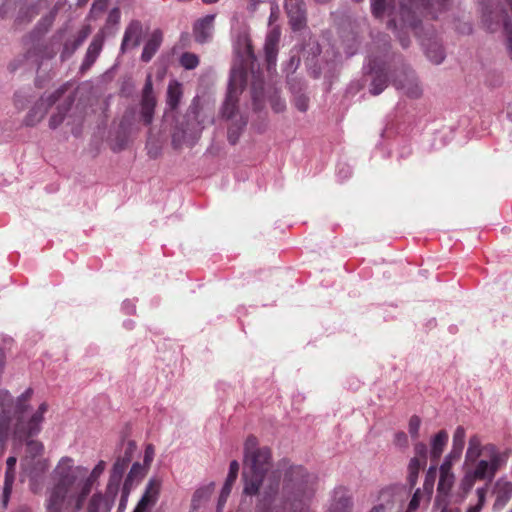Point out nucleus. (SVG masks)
I'll return each instance as SVG.
<instances>
[{"label":"nucleus","instance_id":"nucleus-1","mask_svg":"<svg viewBox=\"0 0 512 512\" xmlns=\"http://www.w3.org/2000/svg\"><path fill=\"white\" fill-rule=\"evenodd\" d=\"M272 454L268 447H258L255 436L247 437L244 444L245 495L260 494L270 505L277 498L284 512H311L309 502L314 495V477L301 465H291L282 459L271 469Z\"/></svg>","mask_w":512,"mask_h":512},{"label":"nucleus","instance_id":"nucleus-2","mask_svg":"<svg viewBox=\"0 0 512 512\" xmlns=\"http://www.w3.org/2000/svg\"><path fill=\"white\" fill-rule=\"evenodd\" d=\"M450 1L443 7L431 5L424 7L420 3H401L399 23L396 18L387 21V28L391 30L403 49H407L411 44L409 31L419 40L425 55L434 64L439 65L445 59V52L436 31L432 25H424L421 20L422 15L431 16L436 19L438 13L446 10Z\"/></svg>","mask_w":512,"mask_h":512},{"label":"nucleus","instance_id":"nucleus-3","mask_svg":"<svg viewBox=\"0 0 512 512\" xmlns=\"http://www.w3.org/2000/svg\"><path fill=\"white\" fill-rule=\"evenodd\" d=\"M32 394V388H28L14 400L9 391H0V442H5L11 434L18 440H25L40 433L48 405L41 403L28 417Z\"/></svg>","mask_w":512,"mask_h":512},{"label":"nucleus","instance_id":"nucleus-4","mask_svg":"<svg viewBox=\"0 0 512 512\" xmlns=\"http://www.w3.org/2000/svg\"><path fill=\"white\" fill-rule=\"evenodd\" d=\"M106 468V462L100 460L93 470L87 475V469L83 466H75L72 458L62 457L51 473V479L62 482L81 503L91 492L95 481L101 476Z\"/></svg>","mask_w":512,"mask_h":512},{"label":"nucleus","instance_id":"nucleus-5","mask_svg":"<svg viewBox=\"0 0 512 512\" xmlns=\"http://www.w3.org/2000/svg\"><path fill=\"white\" fill-rule=\"evenodd\" d=\"M391 38L388 34L378 32L373 36L372 46L364 69L372 75L369 91L372 95L381 94L389 83L388 58Z\"/></svg>","mask_w":512,"mask_h":512},{"label":"nucleus","instance_id":"nucleus-6","mask_svg":"<svg viewBox=\"0 0 512 512\" xmlns=\"http://www.w3.org/2000/svg\"><path fill=\"white\" fill-rule=\"evenodd\" d=\"M203 122L200 100L198 97H194L183 121L177 123L172 133L171 143L173 148L179 149L183 144L194 145L204 129Z\"/></svg>","mask_w":512,"mask_h":512},{"label":"nucleus","instance_id":"nucleus-7","mask_svg":"<svg viewBox=\"0 0 512 512\" xmlns=\"http://www.w3.org/2000/svg\"><path fill=\"white\" fill-rule=\"evenodd\" d=\"M247 81L246 70L239 66L233 67L230 72L228 89L221 107V116L226 120H235L238 114V100Z\"/></svg>","mask_w":512,"mask_h":512},{"label":"nucleus","instance_id":"nucleus-8","mask_svg":"<svg viewBox=\"0 0 512 512\" xmlns=\"http://www.w3.org/2000/svg\"><path fill=\"white\" fill-rule=\"evenodd\" d=\"M391 60L394 64V70L391 76L395 88L402 90L411 98H418L422 90L413 69L405 63L403 56L400 54H394Z\"/></svg>","mask_w":512,"mask_h":512},{"label":"nucleus","instance_id":"nucleus-9","mask_svg":"<svg viewBox=\"0 0 512 512\" xmlns=\"http://www.w3.org/2000/svg\"><path fill=\"white\" fill-rule=\"evenodd\" d=\"M52 486L46 501V512H79L83 503L77 499L62 482L51 479Z\"/></svg>","mask_w":512,"mask_h":512},{"label":"nucleus","instance_id":"nucleus-10","mask_svg":"<svg viewBox=\"0 0 512 512\" xmlns=\"http://www.w3.org/2000/svg\"><path fill=\"white\" fill-rule=\"evenodd\" d=\"M482 21L490 32H495L501 26L506 38V49L512 60V24L506 9L500 5L486 4L483 7Z\"/></svg>","mask_w":512,"mask_h":512},{"label":"nucleus","instance_id":"nucleus-11","mask_svg":"<svg viewBox=\"0 0 512 512\" xmlns=\"http://www.w3.org/2000/svg\"><path fill=\"white\" fill-rule=\"evenodd\" d=\"M66 90L67 84H64L49 95L42 96L27 113L24 124L32 127L39 123L48 110L63 97Z\"/></svg>","mask_w":512,"mask_h":512},{"label":"nucleus","instance_id":"nucleus-12","mask_svg":"<svg viewBox=\"0 0 512 512\" xmlns=\"http://www.w3.org/2000/svg\"><path fill=\"white\" fill-rule=\"evenodd\" d=\"M136 448L134 441L129 440L127 442L123 454L119 455L113 464L108 484L120 490L123 475L132 461Z\"/></svg>","mask_w":512,"mask_h":512},{"label":"nucleus","instance_id":"nucleus-13","mask_svg":"<svg viewBox=\"0 0 512 512\" xmlns=\"http://www.w3.org/2000/svg\"><path fill=\"white\" fill-rule=\"evenodd\" d=\"M119 489L107 484L105 493H94L88 500L85 512H111Z\"/></svg>","mask_w":512,"mask_h":512},{"label":"nucleus","instance_id":"nucleus-14","mask_svg":"<svg viewBox=\"0 0 512 512\" xmlns=\"http://www.w3.org/2000/svg\"><path fill=\"white\" fill-rule=\"evenodd\" d=\"M284 8L293 31H300L307 25V10L304 0H285Z\"/></svg>","mask_w":512,"mask_h":512},{"label":"nucleus","instance_id":"nucleus-15","mask_svg":"<svg viewBox=\"0 0 512 512\" xmlns=\"http://www.w3.org/2000/svg\"><path fill=\"white\" fill-rule=\"evenodd\" d=\"M408 3L409 0H400L399 9L396 11L395 0H370L371 13L376 19L382 20L385 16L389 19L396 18L399 22L401 3Z\"/></svg>","mask_w":512,"mask_h":512},{"label":"nucleus","instance_id":"nucleus-16","mask_svg":"<svg viewBox=\"0 0 512 512\" xmlns=\"http://www.w3.org/2000/svg\"><path fill=\"white\" fill-rule=\"evenodd\" d=\"M215 14H208L193 24L194 39L199 44H204L212 39L214 32Z\"/></svg>","mask_w":512,"mask_h":512},{"label":"nucleus","instance_id":"nucleus-17","mask_svg":"<svg viewBox=\"0 0 512 512\" xmlns=\"http://www.w3.org/2000/svg\"><path fill=\"white\" fill-rule=\"evenodd\" d=\"M143 34V26L139 20H132L125 28L120 51L125 53L129 44L135 48L140 45Z\"/></svg>","mask_w":512,"mask_h":512},{"label":"nucleus","instance_id":"nucleus-18","mask_svg":"<svg viewBox=\"0 0 512 512\" xmlns=\"http://www.w3.org/2000/svg\"><path fill=\"white\" fill-rule=\"evenodd\" d=\"M459 459L460 457H454L451 453L445 456L443 463L439 467L438 491L445 493L451 489L454 482V474L451 470L452 465Z\"/></svg>","mask_w":512,"mask_h":512},{"label":"nucleus","instance_id":"nucleus-19","mask_svg":"<svg viewBox=\"0 0 512 512\" xmlns=\"http://www.w3.org/2000/svg\"><path fill=\"white\" fill-rule=\"evenodd\" d=\"M280 34L281 33L279 28L275 27L272 28L266 35L264 52L268 70H271L276 66Z\"/></svg>","mask_w":512,"mask_h":512},{"label":"nucleus","instance_id":"nucleus-20","mask_svg":"<svg viewBox=\"0 0 512 512\" xmlns=\"http://www.w3.org/2000/svg\"><path fill=\"white\" fill-rule=\"evenodd\" d=\"M104 45V35L102 33H97L94 35L92 41L90 42L87 51L85 53L84 59L80 66V71L85 72L89 70L93 64L96 62L99 57Z\"/></svg>","mask_w":512,"mask_h":512},{"label":"nucleus","instance_id":"nucleus-21","mask_svg":"<svg viewBox=\"0 0 512 512\" xmlns=\"http://www.w3.org/2000/svg\"><path fill=\"white\" fill-rule=\"evenodd\" d=\"M494 494L496 496L493 509L502 510L512 498V482L505 478H499L494 485Z\"/></svg>","mask_w":512,"mask_h":512},{"label":"nucleus","instance_id":"nucleus-22","mask_svg":"<svg viewBox=\"0 0 512 512\" xmlns=\"http://www.w3.org/2000/svg\"><path fill=\"white\" fill-rule=\"evenodd\" d=\"M163 42V32L161 29H155L150 34L148 40L144 44L143 51L141 53V61L148 63L154 57L159 50Z\"/></svg>","mask_w":512,"mask_h":512},{"label":"nucleus","instance_id":"nucleus-23","mask_svg":"<svg viewBox=\"0 0 512 512\" xmlns=\"http://www.w3.org/2000/svg\"><path fill=\"white\" fill-rule=\"evenodd\" d=\"M288 84L294 95L295 107L301 112H306L309 108V97L304 93L305 83L296 78H289Z\"/></svg>","mask_w":512,"mask_h":512},{"label":"nucleus","instance_id":"nucleus-24","mask_svg":"<svg viewBox=\"0 0 512 512\" xmlns=\"http://www.w3.org/2000/svg\"><path fill=\"white\" fill-rule=\"evenodd\" d=\"M352 507V498L348 491L343 487L334 489L332 502L330 505L331 512H348Z\"/></svg>","mask_w":512,"mask_h":512},{"label":"nucleus","instance_id":"nucleus-25","mask_svg":"<svg viewBox=\"0 0 512 512\" xmlns=\"http://www.w3.org/2000/svg\"><path fill=\"white\" fill-rule=\"evenodd\" d=\"M239 467L240 466H239V463L237 460H233L230 462L229 472H228L227 478L225 480V483L221 489V493H220V496L218 499V507H220L226 503L227 498L231 493L232 486L238 477Z\"/></svg>","mask_w":512,"mask_h":512},{"label":"nucleus","instance_id":"nucleus-26","mask_svg":"<svg viewBox=\"0 0 512 512\" xmlns=\"http://www.w3.org/2000/svg\"><path fill=\"white\" fill-rule=\"evenodd\" d=\"M54 57L53 51H48V48L43 44H34L25 54V58L31 61L39 69L44 59H51Z\"/></svg>","mask_w":512,"mask_h":512},{"label":"nucleus","instance_id":"nucleus-27","mask_svg":"<svg viewBox=\"0 0 512 512\" xmlns=\"http://www.w3.org/2000/svg\"><path fill=\"white\" fill-rule=\"evenodd\" d=\"M74 101H75V97H74V95L71 94V95H68L63 100V102L57 106L56 113L52 114L49 119V127L51 129H56L63 123V121L66 117V114L71 109V106L73 105Z\"/></svg>","mask_w":512,"mask_h":512},{"label":"nucleus","instance_id":"nucleus-28","mask_svg":"<svg viewBox=\"0 0 512 512\" xmlns=\"http://www.w3.org/2000/svg\"><path fill=\"white\" fill-rule=\"evenodd\" d=\"M147 467L139 462L133 463L124 480L123 487L132 490L146 475Z\"/></svg>","mask_w":512,"mask_h":512},{"label":"nucleus","instance_id":"nucleus-29","mask_svg":"<svg viewBox=\"0 0 512 512\" xmlns=\"http://www.w3.org/2000/svg\"><path fill=\"white\" fill-rule=\"evenodd\" d=\"M449 435L446 430H440L435 436L431 439L430 446V456L434 462H437L441 457L444 448L448 443Z\"/></svg>","mask_w":512,"mask_h":512},{"label":"nucleus","instance_id":"nucleus-30","mask_svg":"<svg viewBox=\"0 0 512 512\" xmlns=\"http://www.w3.org/2000/svg\"><path fill=\"white\" fill-rule=\"evenodd\" d=\"M161 487V480L153 477L151 478L145 488V491L142 495V497L139 500V503L144 504L146 506L153 505L158 498L159 492Z\"/></svg>","mask_w":512,"mask_h":512},{"label":"nucleus","instance_id":"nucleus-31","mask_svg":"<svg viewBox=\"0 0 512 512\" xmlns=\"http://www.w3.org/2000/svg\"><path fill=\"white\" fill-rule=\"evenodd\" d=\"M341 43L347 57L354 56L359 48L360 40L357 33L353 30L341 33Z\"/></svg>","mask_w":512,"mask_h":512},{"label":"nucleus","instance_id":"nucleus-32","mask_svg":"<svg viewBox=\"0 0 512 512\" xmlns=\"http://www.w3.org/2000/svg\"><path fill=\"white\" fill-rule=\"evenodd\" d=\"M213 489H214L213 482L196 489V491L194 492V494L192 496V500H191L192 510L196 511V510L200 509L201 506L209 500V498L213 492Z\"/></svg>","mask_w":512,"mask_h":512},{"label":"nucleus","instance_id":"nucleus-33","mask_svg":"<svg viewBox=\"0 0 512 512\" xmlns=\"http://www.w3.org/2000/svg\"><path fill=\"white\" fill-rule=\"evenodd\" d=\"M246 125L247 119L242 115H240L238 118H235V120L231 121V124L229 125L227 132V139L231 145H235L238 142Z\"/></svg>","mask_w":512,"mask_h":512},{"label":"nucleus","instance_id":"nucleus-34","mask_svg":"<svg viewBox=\"0 0 512 512\" xmlns=\"http://www.w3.org/2000/svg\"><path fill=\"white\" fill-rule=\"evenodd\" d=\"M253 77L254 81L252 82L251 85V96L254 109L259 110L263 105L264 80L259 74L253 75Z\"/></svg>","mask_w":512,"mask_h":512},{"label":"nucleus","instance_id":"nucleus-35","mask_svg":"<svg viewBox=\"0 0 512 512\" xmlns=\"http://www.w3.org/2000/svg\"><path fill=\"white\" fill-rule=\"evenodd\" d=\"M483 454V446L478 435H473L469 439L468 448L465 454V461L475 463Z\"/></svg>","mask_w":512,"mask_h":512},{"label":"nucleus","instance_id":"nucleus-36","mask_svg":"<svg viewBox=\"0 0 512 512\" xmlns=\"http://www.w3.org/2000/svg\"><path fill=\"white\" fill-rule=\"evenodd\" d=\"M38 6L36 3L24 4L20 7L15 22L18 25L27 24L38 15Z\"/></svg>","mask_w":512,"mask_h":512},{"label":"nucleus","instance_id":"nucleus-37","mask_svg":"<svg viewBox=\"0 0 512 512\" xmlns=\"http://www.w3.org/2000/svg\"><path fill=\"white\" fill-rule=\"evenodd\" d=\"M466 431L463 426H458L453 434L452 448L449 453L454 457H461L465 445Z\"/></svg>","mask_w":512,"mask_h":512},{"label":"nucleus","instance_id":"nucleus-38","mask_svg":"<svg viewBox=\"0 0 512 512\" xmlns=\"http://www.w3.org/2000/svg\"><path fill=\"white\" fill-rule=\"evenodd\" d=\"M471 472L474 477L478 478V480H488L491 482L495 477V473L493 472L488 460L478 461Z\"/></svg>","mask_w":512,"mask_h":512},{"label":"nucleus","instance_id":"nucleus-39","mask_svg":"<svg viewBox=\"0 0 512 512\" xmlns=\"http://www.w3.org/2000/svg\"><path fill=\"white\" fill-rule=\"evenodd\" d=\"M309 51L308 53L312 55L311 59H307V65L309 66L310 75L313 78H319L322 74V68L319 65L312 66V62L314 58H317L321 54V48L320 45L317 42H312L308 44Z\"/></svg>","mask_w":512,"mask_h":512},{"label":"nucleus","instance_id":"nucleus-40","mask_svg":"<svg viewBox=\"0 0 512 512\" xmlns=\"http://www.w3.org/2000/svg\"><path fill=\"white\" fill-rule=\"evenodd\" d=\"M132 117H133L132 112H130V113L126 112L120 121L119 131H118V136H117V145L119 147V150L123 149L126 145V142H127L126 133L131 125Z\"/></svg>","mask_w":512,"mask_h":512},{"label":"nucleus","instance_id":"nucleus-41","mask_svg":"<svg viewBox=\"0 0 512 512\" xmlns=\"http://www.w3.org/2000/svg\"><path fill=\"white\" fill-rule=\"evenodd\" d=\"M182 97V90L179 83L175 82V84H169L167 89V106L174 110L178 107L180 103V99Z\"/></svg>","mask_w":512,"mask_h":512},{"label":"nucleus","instance_id":"nucleus-42","mask_svg":"<svg viewBox=\"0 0 512 512\" xmlns=\"http://www.w3.org/2000/svg\"><path fill=\"white\" fill-rule=\"evenodd\" d=\"M156 99H141V118L145 125H150L154 118Z\"/></svg>","mask_w":512,"mask_h":512},{"label":"nucleus","instance_id":"nucleus-43","mask_svg":"<svg viewBox=\"0 0 512 512\" xmlns=\"http://www.w3.org/2000/svg\"><path fill=\"white\" fill-rule=\"evenodd\" d=\"M15 481V469L7 470L5 472L4 487L2 493V503L4 507H7L11 493L13 483Z\"/></svg>","mask_w":512,"mask_h":512},{"label":"nucleus","instance_id":"nucleus-44","mask_svg":"<svg viewBox=\"0 0 512 512\" xmlns=\"http://www.w3.org/2000/svg\"><path fill=\"white\" fill-rule=\"evenodd\" d=\"M180 64L187 70L195 69L199 65V58L191 52H184L180 57Z\"/></svg>","mask_w":512,"mask_h":512},{"label":"nucleus","instance_id":"nucleus-45","mask_svg":"<svg viewBox=\"0 0 512 512\" xmlns=\"http://www.w3.org/2000/svg\"><path fill=\"white\" fill-rule=\"evenodd\" d=\"M508 460V453L507 452H498L494 455H492L488 462L493 470V472L496 474L497 471L506 464Z\"/></svg>","mask_w":512,"mask_h":512},{"label":"nucleus","instance_id":"nucleus-46","mask_svg":"<svg viewBox=\"0 0 512 512\" xmlns=\"http://www.w3.org/2000/svg\"><path fill=\"white\" fill-rule=\"evenodd\" d=\"M26 441V453L31 458H36L40 456L44 450V446L41 442L36 440H29V438L25 439Z\"/></svg>","mask_w":512,"mask_h":512},{"label":"nucleus","instance_id":"nucleus-47","mask_svg":"<svg viewBox=\"0 0 512 512\" xmlns=\"http://www.w3.org/2000/svg\"><path fill=\"white\" fill-rule=\"evenodd\" d=\"M476 480H478V478L474 477L471 471L467 472L460 484L463 492L468 493L473 488Z\"/></svg>","mask_w":512,"mask_h":512},{"label":"nucleus","instance_id":"nucleus-48","mask_svg":"<svg viewBox=\"0 0 512 512\" xmlns=\"http://www.w3.org/2000/svg\"><path fill=\"white\" fill-rule=\"evenodd\" d=\"M420 425H421V419L418 416L413 415L409 420V427H408L409 433L413 439L418 438Z\"/></svg>","mask_w":512,"mask_h":512},{"label":"nucleus","instance_id":"nucleus-49","mask_svg":"<svg viewBox=\"0 0 512 512\" xmlns=\"http://www.w3.org/2000/svg\"><path fill=\"white\" fill-rule=\"evenodd\" d=\"M300 64V58L296 55H292L285 65V72L287 73V80L291 78L289 74H293Z\"/></svg>","mask_w":512,"mask_h":512},{"label":"nucleus","instance_id":"nucleus-50","mask_svg":"<svg viewBox=\"0 0 512 512\" xmlns=\"http://www.w3.org/2000/svg\"><path fill=\"white\" fill-rule=\"evenodd\" d=\"M77 49L78 48H76L75 45L72 44L71 40H67L64 43L62 52L60 54L61 60L65 61L66 59L70 58Z\"/></svg>","mask_w":512,"mask_h":512},{"label":"nucleus","instance_id":"nucleus-51","mask_svg":"<svg viewBox=\"0 0 512 512\" xmlns=\"http://www.w3.org/2000/svg\"><path fill=\"white\" fill-rule=\"evenodd\" d=\"M90 29L89 27H83L76 35V37L71 40L72 44L75 45L76 48H79L89 36Z\"/></svg>","mask_w":512,"mask_h":512},{"label":"nucleus","instance_id":"nucleus-52","mask_svg":"<svg viewBox=\"0 0 512 512\" xmlns=\"http://www.w3.org/2000/svg\"><path fill=\"white\" fill-rule=\"evenodd\" d=\"M415 457H418L423 462H426L428 455L427 445L423 442H417L414 446Z\"/></svg>","mask_w":512,"mask_h":512},{"label":"nucleus","instance_id":"nucleus-53","mask_svg":"<svg viewBox=\"0 0 512 512\" xmlns=\"http://www.w3.org/2000/svg\"><path fill=\"white\" fill-rule=\"evenodd\" d=\"M142 99H155L151 76L148 75L142 91Z\"/></svg>","mask_w":512,"mask_h":512},{"label":"nucleus","instance_id":"nucleus-54","mask_svg":"<svg viewBox=\"0 0 512 512\" xmlns=\"http://www.w3.org/2000/svg\"><path fill=\"white\" fill-rule=\"evenodd\" d=\"M426 462H423L418 457H413L408 465V472L411 473H419L422 466H424Z\"/></svg>","mask_w":512,"mask_h":512},{"label":"nucleus","instance_id":"nucleus-55","mask_svg":"<svg viewBox=\"0 0 512 512\" xmlns=\"http://www.w3.org/2000/svg\"><path fill=\"white\" fill-rule=\"evenodd\" d=\"M130 492H131L130 489L122 487L121 497H120L117 512H124L127 502H128V497H129Z\"/></svg>","mask_w":512,"mask_h":512},{"label":"nucleus","instance_id":"nucleus-56","mask_svg":"<svg viewBox=\"0 0 512 512\" xmlns=\"http://www.w3.org/2000/svg\"><path fill=\"white\" fill-rule=\"evenodd\" d=\"M153 458L154 447L152 444H148L145 448L143 464L149 467L151 462L153 461Z\"/></svg>","mask_w":512,"mask_h":512},{"label":"nucleus","instance_id":"nucleus-57","mask_svg":"<svg viewBox=\"0 0 512 512\" xmlns=\"http://www.w3.org/2000/svg\"><path fill=\"white\" fill-rule=\"evenodd\" d=\"M395 445L399 447H406L408 445V437L404 432H398L394 438Z\"/></svg>","mask_w":512,"mask_h":512},{"label":"nucleus","instance_id":"nucleus-58","mask_svg":"<svg viewBox=\"0 0 512 512\" xmlns=\"http://www.w3.org/2000/svg\"><path fill=\"white\" fill-rule=\"evenodd\" d=\"M337 174L341 179H347L351 175V169L348 165L339 164Z\"/></svg>","mask_w":512,"mask_h":512},{"label":"nucleus","instance_id":"nucleus-59","mask_svg":"<svg viewBox=\"0 0 512 512\" xmlns=\"http://www.w3.org/2000/svg\"><path fill=\"white\" fill-rule=\"evenodd\" d=\"M476 494L478 497V505L484 506L485 500H486V494H487V486L477 488Z\"/></svg>","mask_w":512,"mask_h":512},{"label":"nucleus","instance_id":"nucleus-60","mask_svg":"<svg viewBox=\"0 0 512 512\" xmlns=\"http://www.w3.org/2000/svg\"><path fill=\"white\" fill-rule=\"evenodd\" d=\"M499 450L494 444H486L483 446V454L490 458L492 455L498 453Z\"/></svg>","mask_w":512,"mask_h":512},{"label":"nucleus","instance_id":"nucleus-61","mask_svg":"<svg viewBox=\"0 0 512 512\" xmlns=\"http://www.w3.org/2000/svg\"><path fill=\"white\" fill-rule=\"evenodd\" d=\"M122 309L126 314L131 315L135 313L136 307L130 300H125L122 303Z\"/></svg>","mask_w":512,"mask_h":512},{"label":"nucleus","instance_id":"nucleus-62","mask_svg":"<svg viewBox=\"0 0 512 512\" xmlns=\"http://www.w3.org/2000/svg\"><path fill=\"white\" fill-rule=\"evenodd\" d=\"M418 506H419V497H418V493L416 492L409 502L407 512H414L418 508Z\"/></svg>","mask_w":512,"mask_h":512},{"label":"nucleus","instance_id":"nucleus-63","mask_svg":"<svg viewBox=\"0 0 512 512\" xmlns=\"http://www.w3.org/2000/svg\"><path fill=\"white\" fill-rule=\"evenodd\" d=\"M436 473H437L436 465L430 466L426 473V482H428L429 480H431V482H433L435 479Z\"/></svg>","mask_w":512,"mask_h":512},{"label":"nucleus","instance_id":"nucleus-64","mask_svg":"<svg viewBox=\"0 0 512 512\" xmlns=\"http://www.w3.org/2000/svg\"><path fill=\"white\" fill-rule=\"evenodd\" d=\"M120 18V12L118 8H113L109 13V21L118 22Z\"/></svg>","mask_w":512,"mask_h":512}]
</instances>
